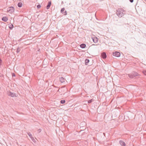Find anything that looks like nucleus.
I'll return each instance as SVG.
<instances>
[{
  "instance_id": "1",
  "label": "nucleus",
  "mask_w": 146,
  "mask_h": 146,
  "mask_svg": "<svg viewBox=\"0 0 146 146\" xmlns=\"http://www.w3.org/2000/svg\"><path fill=\"white\" fill-rule=\"evenodd\" d=\"M125 10L123 9L118 8L116 11V15L120 17H122L125 14Z\"/></svg>"
},
{
  "instance_id": "2",
  "label": "nucleus",
  "mask_w": 146,
  "mask_h": 146,
  "mask_svg": "<svg viewBox=\"0 0 146 146\" xmlns=\"http://www.w3.org/2000/svg\"><path fill=\"white\" fill-rule=\"evenodd\" d=\"M7 94L8 96L12 97H17V94L14 93L12 92H8Z\"/></svg>"
},
{
  "instance_id": "3",
  "label": "nucleus",
  "mask_w": 146,
  "mask_h": 146,
  "mask_svg": "<svg viewBox=\"0 0 146 146\" xmlns=\"http://www.w3.org/2000/svg\"><path fill=\"white\" fill-rule=\"evenodd\" d=\"M7 11L10 13H12L14 12V8L12 6L8 8Z\"/></svg>"
},
{
  "instance_id": "4",
  "label": "nucleus",
  "mask_w": 146,
  "mask_h": 146,
  "mask_svg": "<svg viewBox=\"0 0 146 146\" xmlns=\"http://www.w3.org/2000/svg\"><path fill=\"white\" fill-rule=\"evenodd\" d=\"M59 80H60V82L61 83H62L64 84H66V82H65V81H66V82H67L66 81V80L63 77H60L59 78Z\"/></svg>"
},
{
  "instance_id": "5",
  "label": "nucleus",
  "mask_w": 146,
  "mask_h": 146,
  "mask_svg": "<svg viewBox=\"0 0 146 146\" xmlns=\"http://www.w3.org/2000/svg\"><path fill=\"white\" fill-rule=\"evenodd\" d=\"M113 55L116 57H119L120 56V53L118 52L115 51L113 53Z\"/></svg>"
},
{
  "instance_id": "6",
  "label": "nucleus",
  "mask_w": 146,
  "mask_h": 146,
  "mask_svg": "<svg viewBox=\"0 0 146 146\" xmlns=\"http://www.w3.org/2000/svg\"><path fill=\"white\" fill-rule=\"evenodd\" d=\"M27 134L30 137L32 141L34 142H36L35 140L34 139V137H33L31 133H30L29 132L27 133Z\"/></svg>"
},
{
  "instance_id": "7",
  "label": "nucleus",
  "mask_w": 146,
  "mask_h": 146,
  "mask_svg": "<svg viewBox=\"0 0 146 146\" xmlns=\"http://www.w3.org/2000/svg\"><path fill=\"white\" fill-rule=\"evenodd\" d=\"M92 38L94 43H96L98 42V39L97 37L95 36L92 37Z\"/></svg>"
},
{
  "instance_id": "8",
  "label": "nucleus",
  "mask_w": 146,
  "mask_h": 146,
  "mask_svg": "<svg viewBox=\"0 0 146 146\" xmlns=\"http://www.w3.org/2000/svg\"><path fill=\"white\" fill-rule=\"evenodd\" d=\"M102 57L103 59H105L106 58L107 55L106 54L105 52H103L101 54Z\"/></svg>"
},
{
  "instance_id": "9",
  "label": "nucleus",
  "mask_w": 146,
  "mask_h": 146,
  "mask_svg": "<svg viewBox=\"0 0 146 146\" xmlns=\"http://www.w3.org/2000/svg\"><path fill=\"white\" fill-rule=\"evenodd\" d=\"M119 143L121 146H125V143L123 141L120 140Z\"/></svg>"
},
{
  "instance_id": "10",
  "label": "nucleus",
  "mask_w": 146,
  "mask_h": 146,
  "mask_svg": "<svg viewBox=\"0 0 146 146\" xmlns=\"http://www.w3.org/2000/svg\"><path fill=\"white\" fill-rule=\"evenodd\" d=\"M2 20L3 21L6 22L7 21L8 19L7 17H4L2 18Z\"/></svg>"
},
{
  "instance_id": "11",
  "label": "nucleus",
  "mask_w": 146,
  "mask_h": 146,
  "mask_svg": "<svg viewBox=\"0 0 146 146\" xmlns=\"http://www.w3.org/2000/svg\"><path fill=\"white\" fill-rule=\"evenodd\" d=\"M51 2L50 1L48 2V5H47L46 6V9H48L50 8V7L51 5Z\"/></svg>"
},
{
  "instance_id": "12",
  "label": "nucleus",
  "mask_w": 146,
  "mask_h": 146,
  "mask_svg": "<svg viewBox=\"0 0 146 146\" xmlns=\"http://www.w3.org/2000/svg\"><path fill=\"white\" fill-rule=\"evenodd\" d=\"M86 46V44L84 43L80 45V47L82 48H85Z\"/></svg>"
},
{
  "instance_id": "13",
  "label": "nucleus",
  "mask_w": 146,
  "mask_h": 146,
  "mask_svg": "<svg viewBox=\"0 0 146 146\" xmlns=\"http://www.w3.org/2000/svg\"><path fill=\"white\" fill-rule=\"evenodd\" d=\"M133 74V76L134 77L137 76L138 75V74L137 72H133L132 73Z\"/></svg>"
},
{
  "instance_id": "14",
  "label": "nucleus",
  "mask_w": 146,
  "mask_h": 146,
  "mask_svg": "<svg viewBox=\"0 0 146 146\" xmlns=\"http://www.w3.org/2000/svg\"><path fill=\"white\" fill-rule=\"evenodd\" d=\"M90 60L88 59H86L85 60V64L86 65H88V63L89 62Z\"/></svg>"
},
{
  "instance_id": "15",
  "label": "nucleus",
  "mask_w": 146,
  "mask_h": 146,
  "mask_svg": "<svg viewBox=\"0 0 146 146\" xmlns=\"http://www.w3.org/2000/svg\"><path fill=\"white\" fill-rule=\"evenodd\" d=\"M128 76L131 78H133L134 77L133 76V74L132 73H131V74H128Z\"/></svg>"
},
{
  "instance_id": "16",
  "label": "nucleus",
  "mask_w": 146,
  "mask_h": 146,
  "mask_svg": "<svg viewBox=\"0 0 146 146\" xmlns=\"http://www.w3.org/2000/svg\"><path fill=\"white\" fill-rule=\"evenodd\" d=\"M9 27L10 29L12 30L13 27V25L12 24H11L9 25Z\"/></svg>"
},
{
  "instance_id": "17",
  "label": "nucleus",
  "mask_w": 146,
  "mask_h": 146,
  "mask_svg": "<svg viewBox=\"0 0 146 146\" xmlns=\"http://www.w3.org/2000/svg\"><path fill=\"white\" fill-rule=\"evenodd\" d=\"M23 5L22 3L21 2L17 4L18 6L19 7H22Z\"/></svg>"
},
{
  "instance_id": "18",
  "label": "nucleus",
  "mask_w": 146,
  "mask_h": 146,
  "mask_svg": "<svg viewBox=\"0 0 146 146\" xmlns=\"http://www.w3.org/2000/svg\"><path fill=\"white\" fill-rule=\"evenodd\" d=\"M94 101V100L93 99H92L90 100H88V103H91L92 102Z\"/></svg>"
},
{
  "instance_id": "19",
  "label": "nucleus",
  "mask_w": 146,
  "mask_h": 146,
  "mask_svg": "<svg viewBox=\"0 0 146 146\" xmlns=\"http://www.w3.org/2000/svg\"><path fill=\"white\" fill-rule=\"evenodd\" d=\"M65 10V8H62L60 11L61 13H63Z\"/></svg>"
},
{
  "instance_id": "20",
  "label": "nucleus",
  "mask_w": 146,
  "mask_h": 146,
  "mask_svg": "<svg viewBox=\"0 0 146 146\" xmlns=\"http://www.w3.org/2000/svg\"><path fill=\"white\" fill-rule=\"evenodd\" d=\"M20 50H21L20 48H19V47H18V48L17 49L16 52L17 53H18L20 51Z\"/></svg>"
},
{
  "instance_id": "21",
  "label": "nucleus",
  "mask_w": 146,
  "mask_h": 146,
  "mask_svg": "<svg viewBox=\"0 0 146 146\" xmlns=\"http://www.w3.org/2000/svg\"><path fill=\"white\" fill-rule=\"evenodd\" d=\"M65 102V101L64 100L60 101V103L62 104H64Z\"/></svg>"
},
{
  "instance_id": "22",
  "label": "nucleus",
  "mask_w": 146,
  "mask_h": 146,
  "mask_svg": "<svg viewBox=\"0 0 146 146\" xmlns=\"http://www.w3.org/2000/svg\"><path fill=\"white\" fill-rule=\"evenodd\" d=\"M64 15H67V13L66 11H65L64 12H63L62 13Z\"/></svg>"
},
{
  "instance_id": "23",
  "label": "nucleus",
  "mask_w": 146,
  "mask_h": 146,
  "mask_svg": "<svg viewBox=\"0 0 146 146\" xmlns=\"http://www.w3.org/2000/svg\"><path fill=\"white\" fill-rule=\"evenodd\" d=\"M41 7V5H38L37 6V7L38 9H39Z\"/></svg>"
},
{
  "instance_id": "24",
  "label": "nucleus",
  "mask_w": 146,
  "mask_h": 146,
  "mask_svg": "<svg viewBox=\"0 0 146 146\" xmlns=\"http://www.w3.org/2000/svg\"><path fill=\"white\" fill-rule=\"evenodd\" d=\"M143 73L146 76V70L143 71Z\"/></svg>"
},
{
  "instance_id": "25",
  "label": "nucleus",
  "mask_w": 146,
  "mask_h": 146,
  "mask_svg": "<svg viewBox=\"0 0 146 146\" xmlns=\"http://www.w3.org/2000/svg\"><path fill=\"white\" fill-rule=\"evenodd\" d=\"M129 1L131 3H132L133 2V0H129Z\"/></svg>"
},
{
  "instance_id": "26",
  "label": "nucleus",
  "mask_w": 146,
  "mask_h": 146,
  "mask_svg": "<svg viewBox=\"0 0 146 146\" xmlns=\"http://www.w3.org/2000/svg\"><path fill=\"white\" fill-rule=\"evenodd\" d=\"M12 75L13 76H15L14 73H13L12 74Z\"/></svg>"
},
{
  "instance_id": "27",
  "label": "nucleus",
  "mask_w": 146,
  "mask_h": 146,
  "mask_svg": "<svg viewBox=\"0 0 146 146\" xmlns=\"http://www.w3.org/2000/svg\"><path fill=\"white\" fill-rule=\"evenodd\" d=\"M41 131V129H39L38 130V131L39 132H40Z\"/></svg>"
},
{
  "instance_id": "28",
  "label": "nucleus",
  "mask_w": 146,
  "mask_h": 146,
  "mask_svg": "<svg viewBox=\"0 0 146 146\" xmlns=\"http://www.w3.org/2000/svg\"><path fill=\"white\" fill-rule=\"evenodd\" d=\"M92 45H95V44H92Z\"/></svg>"
}]
</instances>
